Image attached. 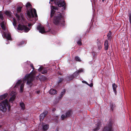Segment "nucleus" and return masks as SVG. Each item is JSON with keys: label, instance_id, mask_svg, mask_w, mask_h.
I'll list each match as a JSON object with an SVG mask.
<instances>
[{"label": "nucleus", "instance_id": "obj_1", "mask_svg": "<svg viewBox=\"0 0 131 131\" xmlns=\"http://www.w3.org/2000/svg\"><path fill=\"white\" fill-rule=\"evenodd\" d=\"M30 67L32 68L33 70L34 69L33 64L31 63ZM33 70L28 74H26L23 80H19L17 82V86H20V90L19 92L22 93L24 90V83H25L26 80H27V84L30 86H31L32 84V82L34 80L35 76V73L32 72Z\"/></svg>", "mask_w": 131, "mask_h": 131}, {"label": "nucleus", "instance_id": "obj_2", "mask_svg": "<svg viewBox=\"0 0 131 131\" xmlns=\"http://www.w3.org/2000/svg\"><path fill=\"white\" fill-rule=\"evenodd\" d=\"M26 6L27 9V14L29 19L31 17L33 18L34 17V15L33 13V11L35 17H37L36 10L34 8L33 11L31 5L29 3H27L26 5Z\"/></svg>", "mask_w": 131, "mask_h": 131}, {"label": "nucleus", "instance_id": "obj_3", "mask_svg": "<svg viewBox=\"0 0 131 131\" xmlns=\"http://www.w3.org/2000/svg\"><path fill=\"white\" fill-rule=\"evenodd\" d=\"M23 4L20 3L17 4V20L19 21H24V18L23 15V13L21 11Z\"/></svg>", "mask_w": 131, "mask_h": 131}, {"label": "nucleus", "instance_id": "obj_4", "mask_svg": "<svg viewBox=\"0 0 131 131\" xmlns=\"http://www.w3.org/2000/svg\"><path fill=\"white\" fill-rule=\"evenodd\" d=\"M5 23L4 21H3L1 23V27L3 30V34L2 31H1L2 36L3 38H6L8 40H10L11 39V35L10 33L8 32V29L5 25Z\"/></svg>", "mask_w": 131, "mask_h": 131}, {"label": "nucleus", "instance_id": "obj_5", "mask_svg": "<svg viewBox=\"0 0 131 131\" xmlns=\"http://www.w3.org/2000/svg\"><path fill=\"white\" fill-rule=\"evenodd\" d=\"M53 21L54 24L57 25L62 24L64 22V20L61 13L59 12L56 13V16L54 17Z\"/></svg>", "mask_w": 131, "mask_h": 131}, {"label": "nucleus", "instance_id": "obj_6", "mask_svg": "<svg viewBox=\"0 0 131 131\" xmlns=\"http://www.w3.org/2000/svg\"><path fill=\"white\" fill-rule=\"evenodd\" d=\"M7 108L9 111L10 106L7 100L6 99L3 101L1 103H0V110L3 112H5L7 110Z\"/></svg>", "mask_w": 131, "mask_h": 131}, {"label": "nucleus", "instance_id": "obj_7", "mask_svg": "<svg viewBox=\"0 0 131 131\" xmlns=\"http://www.w3.org/2000/svg\"><path fill=\"white\" fill-rule=\"evenodd\" d=\"M112 124V122L111 120H109L108 122L107 123L106 126L104 128L103 131H113Z\"/></svg>", "mask_w": 131, "mask_h": 131}, {"label": "nucleus", "instance_id": "obj_8", "mask_svg": "<svg viewBox=\"0 0 131 131\" xmlns=\"http://www.w3.org/2000/svg\"><path fill=\"white\" fill-rule=\"evenodd\" d=\"M53 1H54L56 5H57L58 7H63L65 4L63 0H50L49 3L51 4L50 2Z\"/></svg>", "mask_w": 131, "mask_h": 131}, {"label": "nucleus", "instance_id": "obj_9", "mask_svg": "<svg viewBox=\"0 0 131 131\" xmlns=\"http://www.w3.org/2000/svg\"><path fill=\"white\" fill-rule=\"evenodd\" d=\"M17 29L18 30H23L26 32H28L30 29L23 24H19L18 25Z\"/></svg>", "mask_w": 131, "mask_h": 131}, {"label": "nucleus", "instance_id": "obj_10", "mask_svg": "<svg viewBox=\"0 0 131 131\" xmlns=\"http://www.w3.org/2000/svg\"><path fill=\"white\" fill-rule=\"evenodd\" d=\"M79 73L77 71L75 72L73 74L69 77H67L66 78V80L67 81H69L72 80L74 78L76 77L79 75Z\"/></svg>", "mask_w": 131, "mask_h": 131}, {"label": "nucleus", "instance_id": "obj_11", "mask_svg": "<svg viewBox=\"0 0 131 131\" xmlns=\"http://www.w3.org/2000/svg\"><path fill=\"white\" fill-rule=\"evenodd\" d=\"M51 11L50 14V17H52L55 13V11L54 10H58V8L57 7L52 6H51Z\"/></svg>", "mask_w": 131, "mask_h": 131}, {"label": "nucleus", "instance_id": "obj_12", "mask_svg": "<svg viewBox=\"0 0 131 131\" xmlns=\"http://www.w3.org/2000/svg\"><path fill=\"white\" fill-rule=\"evenodd\" d=\"M48 112L47 111H45L40 115V121L42 120L47 115Z\"/></svg>", "mask_w": 131, "mask_h": 131}, {"label": "nucleus", "instance_id": "obj_13", "mask_svg": "<svg viewBox=\"0 0 131 131\" xmlns=\"http://www.w3.org/2000/svg\"><path fill=\"white\" fill-rule=\"evenodd\" d=\"M16 94V93L13 91L10 94L11 96H12L10 97L9 100L10 102L12 103L13 102L15 98Z\"/></svg>", "mask_w": 131, "mask_h": 131}, {"label": "nucleus", "instance_id": "obj_14", "mask_svg": "<svg viewBox=\"0 0 131 131\" xmlns=\"http://www.w3.org/2000/svg\"><path fill=\"white\" fill-rule=\"evenodd\" d=\"M37 29L39 30L40 32L43 34L46 32L44 27L41 26H39L37 27Z\"/></svg>", "mask_w": 131, "mask_h": 131}, {"label": "nucleus", "instance_id": "obj_15", "mask_svg": "<svg viewBox=\"0 0 131 131\" xmlns=\"http://www.w3.org/2000/svg\"><path fill=\"white\" fill-rule=\"evenodd\" d=\"M39 71H40L41 73L45 74L47 73V71L46 69H43V67H40L38 69Z\"/></svg>", "mask_w": 131, "mask_h": 131}, {"label": "nucleus", "instance_id": "obj_16", "mask_svg": "<svg viewBox=\"0 0 131 131\" xmlns=\"http://www.w3.org/2000/svg\"><path fill=\"white\" fill-rule=\"evenodd\" d=\"M42 129L44 131L47 130L49 128V125L47 124H42Z\"/></svg>", "mask_w": 131, "mask_h": 131}, {"label": "nucleus", "instance_id": "obj_17", "mask_svg": "<svg viewBox=\"0 0 131 131\" xmlns=\"http://www.w3.org/2000/svg\"><path fill=\"white\" fill-rule=\"evenodd\" d=\"M108 43V41L107 40H105L104 44V46L105 49L106 50H107L108 49L109 47Z\"/></svg>", "mask_w": 131, "mask_h": 131}, {"label": "nucleus", "instance_id": "obj_18", "mask_svg": "<svg viewBox=\"0 0 131 131\" xmlns=\"http://www.w3.org/2000/svg\"><path fill=\"white\" fill-rule=\"evenodd\" d=\"M76 39H77V44L80 46H81L82 45L81 42V37H77Z\"/></svg>", "mask_w": 131, "mask_h": 131}, {"label": "nucleus", "instance_id": "obj_19", "mask_svg": "<svg viewBox=\"0 0 131 131\" xmlns=\"http://www.w3.org/2000/svg\"><path fill=\"white\" fill-rule=\"evenodd\" d=\"M49 93L51 94H54L57 93V91L54 89H51L49 91Z\"/></svg>", "mask_w": 131, "mask_h": 131}, {"label": "nucleus", "instance_id": "obj_20", "mask_svg": "<svg viewBox=\"0 0 131 131\" xmlns=\"http://www.w3.org/2000/svg\"><path fill=\"white\" fill-rule=\"evenodd\" d=\"M112 87L113 91L114 92L115 94H116L117 92L116 88L117 87V85H116L115 83H114L112 84Z\"/></svg>", "mask_w": 131, "mask_h": 131}, {"label": "nucleus", "instance_id": "obj_21", "mask_svg": "<svg viewBox=\"0 0 131 131\" xmlns=\"http://www.w3.org/2000/svg\"><path fill=\"white\" fill-rule=\"evenodd\" d=\"M5 14L8 17H11L12 16V13L10 11H6L5 12Z\"/></svg>", "mask_w": 131, "mask_h": 131}, {"label": "nucleus", "instance_id": "obj_22", "mask_svg": "<svg viewBox=\"0 0 131 131\" xmlns=\"http://www.w3.org/2000/svg\"><path fill=\"white\" fill-rule=\"evenodd\" d=\"M72 112V111L71 110H70L67 111L65 114L66 116H67V117L69 116L71 114Z\"/></svg>", "mask_w": 131, "mask_h": 131}, {"label": "nucleus", "instance_id": "obj_23", "mask_svg": "<svg viewBox=\"0 0 131 131\" xmlns=\"http://www.w3.org/2000/svg\"><path fill=\"white\" fill-rule=\"evenodd\" d=\"M110 107L111 110L113 111L115 107V105L114 103H111L110 104Z\"/></svg>", "mask_w": 131, "mask_h": 131}, {"label": "nucleus", "instance_id": "obj_24", "mask_svg": "<svg viewBox=\"0 0 131 131\" xmlns=\"http://www.w3.org/2000/svg\"><path fill=\"white\" fill-rule=\"evenodd\" d=\"M8 94L6 93L0 96V100H3L7 96Z\"/></svg>", "mask_w": 131, "mask_h": 131}, {"label": "nucleus", "instance_id": "obj_25", "mask_svg": "<svg viewBox=\"0 0 131 131\" xmlns=\"http://www.w3.org/2000/svg\"><path fill=\"white\" fill-rule=\"evenodd\" d=\"M100 128V124L97 123L96 125V127L93 129V131H97L99 130Z\"/></svg>", "mask_w": 131, "mask_h": 131}, {"label": "nucleus", "instance_id": "obj_26", "mask_svg": "<svg viewBox=\"0 0 131 131\" xmlns=\"http://www.w3.org/2000/svg\"><path fill=\"white\" fill-rule=\"evenodd\" d=\"M97 44L99 49H101L102 47V43L100 42L99 41L97 42Z\"/></svg>", "mask_w": 131, "mask_h": 131}, {"label": "nucleus", "instance_id": "obj_27", "mask_svg": "<svg viewBox=\"0 0 131 131\" xmlns=\"http://www.w3.org/2000/svg\"><path fill=\"white\" fill-rule=\"evenodd\" d=\"M13 24L14 25L15 28L16 29V19L14 18H13Z\"/></svg>", "mask_w": 131, "mask_h": 131}, {"label": "nucleus", "instance_id": "obj_28", "mask_svg": "<svg viewBox=\"0 0 131 131\" xmlns=\"http://www.w3.org/2000/svg\"><path fill=\"white\" fill-rule=\"evenodd\" d=\"M20 105L21 109L23 110H24L25 109V105L24 103L23 102L20 103Z\"/></svg>", "mask_w": 131, "mask_h": 131}, {"label": "nucleus", "instance_id": "obj_29", "mask_svg": "<svg viewBox=\"0 0 131 131\" xmlns=\"http://www.w3.org/2000/svg\"><path fill=\"white\" fill-rule=\"evenodd\" d=\"M111 33L110 31H109V32L108 34L107 35V37H108V39L109 40H110L111 39Z\"/></svg>", "mask_w": 131, "mask_h": 131}, {"label": "nucleus", "instance_id": "obj_30", "mask_svg": "<svg viewBox=\"0 0 131 131\" xmlns=\"http://www.w3.org/2000/svg\"><path fill=\"white\" fill-rule=\"evenodd\" d=\"M66 92V90L65 89H64L63 91L61 92V97H62L63 96L64 94Z\"/></svg>", "mask_w": 131, "mask_h": 131}, {"label": "nucleus", "instance_id": "obj_31", "mask_svg": "<svg viewBox=\"0 0 131 131\" xmlns=\"http://www.w3.org/2000/svg\"><path fill=\"white\" fill-rule=\"evenodd\" d=\"M75 59L76 61H81V60H80L79 57L77 56H76L75 57Z\"/></svg>", "mask_w": 131, "mask_h": 131}, {"label": "nucleus", "instance_id": "obj_32", "mask_svg": "<svg viewBox=\"0 0 131 131\" xmlns=\"http://www.w3.org/2000/svg\"><path fill=\"white\" fill-rule=\"evenodd\" d=\"M67 117V116H66V115H65L64 114H62V115L61 116V119L62 120H63L64 118H66Z\"/></svg>", "mask_w": 131, "mask_h": 131}, {"label": "nucleus", "instance_id": "obj_33", "mask_svg": "<svg viewBox=\"0 0 131 131\" xmlns=\"http://www.w3.org/2000/svg\"><path fill=\"white\" fill-rule=\"evenodd\" d=\"M78 73L79 74L80 73L83 72V70L82 69H79L77 71Z\"/></svg>", "mask_w": 131, "mask_h": 131}, {"label": "nucleus", "instance_id": "obj_34", "mask_svg": "<svg viewBox=\"0 0 131 131\" xmlns=\"http://www.w3.org/2000/svg\"><path fill=\"white\" fill-rule=\"evenodd\" d=\"M0 18L2 20H3L4 19L2 13L0 12Z\"/></svg>", "mask_w": 131, "mask_h": 131}, {"label": "nucleus", "instance_id": "obj_35", "mask_svg": "<svg viewBox=\"0 0 131 131\" xmlns=\"http://www.w3.org/2000/svg\"><path fill=\"white\" fill-rule=\"evenodd\" d=\"M63 80V78H60L58 81V83H61Z\"/></svg>", "mask_w": 131, "mask_h": 131}, {"label": "nucleus", "instance_id": "obj_36", "mask_svg": "<svg viewBox=\"0 0 131 131\" xmlns=\"http://www.w3.org/2000/svg\"><path fill=\"white\" fill-rule=\"evenodd\" d=\"M129 22H130V25H131V26H130V27H131V15H130L129 16Z\"/></svg>", "mask_w": 131, "mask_h": 131}, {"label": "nucleus", "instance_id": "obj_37", "mask_svg": "<svg viewBox=\"0 0 131 131\" xmlns=\"http://www.w3.org/2000/svg\"><path fill=\"white\" fill-rule=\"evenodd\" d=\"M24 42L23 41H22L20 42L18 45V46H20V45H22L24 43Z\"/></svg>", "mask_w": 131, "mask_h": 131}, {"label": "nucleus", "instance_id": "obj_38", "mask_svg": "<svg viewBox=\"0 0 131 131\" xmlns=\"http://www.w3.org/2000/svg\"><path fill=\"white\" fill-rule=\"evenodd\" d=\"M88 84L91 87H92L93 86V84L92 83H91L90 85L89 84Z\"/></svg>", "mask_w": 131, "mask_h": 131}, {"label": "nucleus", "instance_id": "obj_39", "mask_svg": "<svg viewBox=\"0 0 131 131\" xmlns=\"http://www.w3.org/2000/svg\"><path fill=\"white\" fill-rule=\"evenodd\" d=\"M36 92L37 94H38L39 93L40 91H37Z\"/></svg>", "mask_w": 131, "mask_h": 131}, {"label": "nucleus", "instance_id": "obj_40", "mask_svg": "<svg viewBox=\"0 0 131 131\" xmlns=\"http://www.w3.org/2000/svg\"><path fill=\"white\" fill-rule=\"evenodd\" d=\"M31 25V24H28V26H29V27H30V26Z\"/></svg>", "mask_w": 131, "mask_h": 131}, {"label": "nucleus", "instance_id": "obj_41", "mask_svg": "<svg viewBox=\"0 0 131 131\" xmlns=\"http://www.w3.org/2000/svg\"><path fill=\"white\" fill-rule=\"evenodd\" d=\"M55 109L54 108H53L52 109V111H55Z\"/></svg>", "mask_w": 131, "mask_h": 131}, {"label": "nucleus", "instance_id": "obj_42", "mask_svg": "<svg viewBox=\"0 0 131 131\" xmlns=\"http://www.w3.org/2000/svg\"><path fill=\"white\" fill-rule=\"evenodd\" d=\"M15 16H16V13H15Z\"/></svg>", "mask_w": 131, "mask_h": 131}, {"label": "nucleus", "instance_id": "obj_43", "mask_svg": "<svg viewBox=\"0 0 131 131\" xmlns=\"http://www.w3.org/2000/svg\"><path fill=\"white\" fill-rule=\"evenodd\" d=\"M103 2L105 0H102Z\"/></svg>", "mask_w": 131, "mask_h": 131}, {"label": "nucleus", "instance_id": "obj_44", "mask_svg": "<svg viewBox=\"0 0 131 131\" xmlns=\"http://www.w3.org/2000/svg\"><path fill=\"white\" fill-rule=\"evenodd\" d=\"M1 125H0V128H1Z\"/></svg>", "mask_w": 131, "mask_h": 131}, {"label": "nucleus", "instance_id": "obj_45", "mask_svg": "<svg viewBox=\"0 0 131 131\" xmlns=\"http://www.w3.org/2000/svg\"><path fill=\"white\" fill-rule=\"evenodd\" d=\"M16 84L15 85V87L16 86Z\"/></svg>", "mask_w": 131, "mask_h": 131}, {"label": "nucleus", "instance_id": "obj_46", "mask_svg": "<svg viewBox=\"0 0 131 131\" xmlns=\"http://www.w3.org/2000/svg\"><path fill=\"white\" fill-rule=\"evenodd\" d=\"M18 119H19V118H18Z\"/></svg>", "mask_w": 131, "mask_h": 131}]
</instances>
